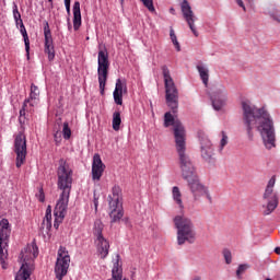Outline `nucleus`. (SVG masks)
Here are the masks:
<instances>
[{
    "instance_id": "nucleus-1",
    "label": "nucleus",
    "mask_w": 280,
    "mask_h": 280,
    "mask_svg": "<svg viewBox=\"0 0 280 280\" xmlns=\"http://www.w3.org/2000/svg\"><path fill=\"white\" fill-rule=\"evenodd\" d=\"M176 153L179 161L182 178L186 180L194 198H200L207 194V188L200 183L198 171L187 153V129L180 120H176Z\"/></svg>"
},
{
    "instance_id": "nucleus-2",
    "label": "nucleus",
    "mask_w": 280,
    "mask_h": 280,
    "mask_svg": "<svg viewBox=\"0 0 280 280\" xmlns=\"http://www.w3.org/2000/svg\"><path fill=\"white\" fill-rule=\"evenodd\" d=\"M243 124L246 126L248 137L253 138V128H257L262 137L267 150L275 148V125L270 114L264 108H257L248 101L242 102Z\"/></svg>"
},
{
    "instance_id": "nucleus-3",
    "label": "nucleus",
    "mask_w": 280,
    "mask_h": 280,
    "mask_svg": "<svg viewBox=\"0 0 280 280\" xmlns=\"http://www.w3.org/2000/svg\"><path fill=\"white\" fill-rule=\"evenodd\" d=\"M57 178L58 189H60L62 192L54 210L55 229H58L60 224H62V220H65V215H67V209L69 207V196H71V185H73V171L65 159L59 160Z\"/></svg>"
},
{
    "instance_id": "nucleus-4",
    "label": "nucleus",
    "mask_w": 280,
    "mask_h": 280,
    "mask_svg": "<svg viewBox=\"0 0 280 280\" xmlns=\"http://www.w3.org/2000/svg\"><path fill=\"white\" fill-rule=\"evenodd\" d=\"M176 205L178 214L176 215V229H177V244H194L196 242V229L194 228V221L185 215V206L183 199H180V190L176 188Z\"/></svg>"
},
{
    "instance_id": "nucleus-5",
    "label": "nucleus",
    "mask_w": 280,
    "mask_h": 280,
    "mask_svg": "<svg viewBox=\"0 0 280 280\" xmlns=\"http://www.w3.org/2000/svg\"><path fill=\"white\" fill-rule=\"evenodd\" d=\"M164 82L166 105L168 108H172V112L164 114V128H173L174 136L176 137V110H174L176 108V85L167 70H164Z\"/></svg>"
},
{
    "instance_id": "nucleus-6",
    "label": "nucleus",
    "mask_w": 280,
    "mask_h": 280,
    "mask_svg": "<svg viewBox=\"0 0 280 280\" xmlns=\"http://www.w3.org/2000/svg\"><path fill=\"white\" fill-rule=\"evenodd\" d=\"M38 257V246L36 244L27 245L20 254L21 268L15 276V280H31L34 270V259Z\"/></svg>"
},
{
    "instance_id": "nucleus-7",
    "label": "nucleus",
    "mask_w": 280,
    "mask_h": 280,
    "mask_svg": "<svg viewBox=\"0 0 280 280\" xmlns=\"http://www.w3.org/2000/svg\"><path fill=\"white\" fill-rule=\"evenodd\" d=\"M109 218L112 222H119L124 218V208L121 207V188L114 186L112 195L108 196Z\"/></svg>"
},
{
    "instance_id": "nucleus-8",
    "label": "nucleus",
    "mask_w": 280,
    "mask_h": 280,
    "mask_svg": "<svg viewBox=\"0 0 280 280\" xmlns=\"http://www.w3.org/2000/svg\"><path fill=\"white\" fill-rule=\"evenodd\" d=\"M108 69H110L108 51L106 49H101L97 56V75L101 95H104V91L106 89V81L108 80Z\"/></svg>"
},
{
    "instance_id": "nucleus-9",
    "label": "nucleus",
    "mask_w": 280,
    "mask_h": 280,
    "mask_svg": "<svg viewBox=\"0 0 280 280\" xmlns=\"http://www.w3.org/2000/svg\"><path fill=\"white\" fill-rule=\"evenodd\" d=\"M8 242H10V222L7 219L0 221V264L8 268Z\"/></svg>"
},
{
    "instance_id": "nucleus-10",
    "label": "nucleus",
    "mask_w": 280,
    "mask_h": 280,
    "mask_svg": "<svg viewBox=\"0 0 280 280\" xmlns=\"http://www.w3.org/2000/svg\"><path fill=\"white\" fill-rule=\"evenodd\" d=\"M277 183V176H272L265 189V192L262 195L264 200L267 201L266 210L264 211L265 215H270L277 207H279V195L275 192V185Z\"/></svg>"
},
{
    "instance_id": "nucleus-11",
    "label": "nucleus",
    "mask_w": 280,
    "mask_h": 280,
    "mask_svg": "<svg viewBox=\"0 0 280 280\" xmlns=\"http://www.w3.org/2000/svg\"><path fill=\"white\" fill-rule=\"evenodd\" d=\"M102 231H104V223L102 221L97 220L94 222V236H95V246L98 255L102 259H105V257L108 256V250L110 248V243H108V240L102 235Z\"/></svg>"
},
{
    "instance_id": "nucleus-12",
    "label": "nucleus",
    "mask_w": 280,
    "mask_h": 280,
    "mask_svg": "<svg viewBox=\"0 0 280 280\" xmlns=\"http://www.w3.org/2000/svg\"><path fill=\"white\" fill-rule=\"evenodd\" d=\"M71 264V256L65 247L58 249L57 261L55 266V275L58 280H62L69 270V265Z\"/></svg>"
},
{
    "instance_id": "nucleus-13",
    "label": "nucleus",
    "mask_w": 280,
    "mask_h": 280,
    "mask_svg": "<svg viewBox=\"0 0 280 280\" xmlns=\"http://www.w3.org/2000/svg\"><path fill=\"white\" fill-rule=\"evenodd\" d=\"M14 152L16 154V167H21L25 163L27 156V140L25 133L20 132L14 140Z\"/></svg>"
},
{
    "instance_id": "nucleus-14",
    "label": "nucleus",
    "mask_w": 280,
    "mask_h": 280,
    "mask_svg": "<svg viewBox=\"0 0 280 280\" xmlns=\"http://www.w3.org/2000/svg\"><path fill=\"white\" fill-rule=\"evenodd\" d=\"M179 5L183 18L186 21L190 32H192L194 36L198 38V36H200L198 30L196 28V21H198V18H196V15L194 14V11L191 10V4H189V1L183 0Z\"/></svg>"
},
{
    "instance_id": "nucleus-15",
    "label": "nucleus",
    "mask_w": 280,
    "mask_h": 280,
    "mask_svg": "<svg viewBox=\"0 0 280 280\" xmlns=\"http://www.w3.org/2000/svg\"><path fill=\"white\" fill-rule=\"evenodd\" d=\"M199 152L200 156L206 163H211L214 156L213 143L207 136L199 137Z\"/></svg>"
},
{
    "instance_id": "nucleus-16",
    "label": "nucleus",
    "mask_w": 280,
    "mask_h": 280,
    "mask_svg": "<svg viewBox=\"0 0 280 280\" xmlns=\"http://www.w3.org/2000/svg\"><path fill=\"white\" fill-rule=\"evenodd\" d=\"M40 98V90H38V86H36L35 84L31 85V93H30V97L27 100L24 101V105L23 108L20 110V124H25V110H27V104H30V106H36V104H38Z\"/></svg>"
},
{
    "instance_id": "nucleus-17",
    "label": "nucleus",
    "mask_w": 280,
    "mask_h": 280,
    "mask_svg": "<svg viewBox=\"0 0 280 280\" xmlns=\"http://www.w3.org/2000/svg\"><path fill=\"white\" fill-rule=\"evenodd\" d=\"M210 100L214 110H222L223 106H226V89L221 86L212 92Z\"/></svg>"
},
{
    "instance_id": "nucleus-18",
    "label": "nucleus",
    "mask_w": 280,
    "mask_h": 280,
    "mask_svg": "<svg viewBox=\"0 0 280 280\" xmlns=\"http://www.w3.org/2000/svg\"><path fill=\"white\" fill-rule=\"evenodd\" d=\"M45 36V48L44 51L48 56V60H54L56 58V50L54 49V38L51 37V30L49 28V23L46 22L44 26Z\"/></svg>"
},
{
    "instance_id": "nucleus-19",
    "label": "nucleus",
    "mask_w": 280,
    "mask_h": 280,
    "mask_svg": "<svg viewBox=\"0 0 280 280\" xmlns=\"http://www.w3.org/2000/svg\"><path fill=\"white\" fill-rule=\"evenodd\" d=\"M104 170H106V165L102 162L100 154L95 153L92 162V180H94V183H98V180L102 179Z\"/></svg>"
},
{
    "instance_id": "nucleus-20",
    "label": "nucleus",
    "mask_w": 280,
    "mask_h": 280,
    "mask_svg": "<svg viewBox=\"0 0 280 280\" xmlns=\"http://www.w3.org/2000/svg\"><path fill=\"white\" fill-rule=\"evenodd\" d=\"M13 19L16 25H20V32L24 39L25 51L27 56H30V37L27 36V30H25V24H23V20L21 19V13L19 12V8L14 7L13 9Z\"/></svg>"
},
{
    "instance_id": "nucleus-21",
    "label": "nucleus",
    "mask_w": 280,
    "mask_h": 280,
    "mask_svg": "<svg viewBox=\"0 0 280 280\" xmlns=\"http://www.w3.org/2000/svg\"><path fill=\"white\" fill-rule=\"evenodd\" d=\"M124 93H128L126 81H121V79H117L113 95H114V102L118 106H121V104H124Z\"/></svg>"
},
{
    "instance_id": "nucleus-22",
    "label": "nucleus",
    "mask_w": 280,
    "mask_h": 280,
    "mask_svg": "<svg viewBox=\"0 0 280 280\" xmlns=\"http://www.w3.org/2000/svg\"><path fill=\"white\" fill-rule=\"evenodd\" d=\"M82 25V13L80 12V2H74L73 4V28L75 31L80 30Z\"/></svg>"
},
{
    "instance_id": "nucleus-23",
    "label": "nucleus",
    "mask_w": 280,
    "mask_h": 280,
    "mask_svg": "<svg viewBox=\"0 0 280 280\" xmlns=\"http://www.w3.org/2000/svg\"><path fill=\"white\" fill-rule=\"evenodd\" d=\"M42 231L46 234H49V231H51V206H48L46 209V214L42 223Z\"/></svg>"
},
{
    "instance_id": "nucleus-24",
    "label": "nucleus",
    "mask_w": 280,
    "mask_h": 280,
    "mask_svg": "<svg viewBox=\"0 0 280 280\" xmlns=\"http://www.w3.org/2000/svg\"><path fill=\"white\" fill-rule=\"evenodd\" d=\"M197 71L200 75L201 81L203 82L205 86H209V68L198 65Z\"/></svg>"
},
{
    "instance_id": "nucleus-25",
    "label": "nucleus",
    "mask_w": 280,
    "mask_h": 280,
    "mask_svg": "<svg viewBox=\"0 0 280 280\" xmlns=\"http://www.w3.org/2000/svg\"><path fill=\"white\" fill-rule=\"evenodd\" d=\"M113 130L116 132L119 131L121 127V114L119 112H115L113 114V121H112Z\"/></svg>"
},
{
    "instance_id": "nucleus-26",
    "label": "nucleus",
    "mask_w": 280,
    "mask_h": 280,
    "mask_svg": "<svg viewBox=\"0 0 280 280\" xmlns=\"http://www.w3.org/2000/svg\"><path fill=\"white\" fill-rule=\"evenodd\" d=\"M221 137L222 138L219 145V152H222V150H224V147L229 144V136L226 135V132L221 131Z\"/></svg>"
},
{
    "instance_id": "nucleus-27",
    "label": "nucleus",
    "mask_w": 280,
    "mask_h": 280,
    "mask_svg": "<svg viewBox=\"0 0 280 280\" xmlns=\"http://www.w3.org/2000/svg\"><path fill=\"white\" fill-rule=\"evenodd\" d=\"M144 8H147L149 10V12H156V9H154V1L153 0H140Z\"/></svg>"
},
{
    "instance_id": "nucleus-28",
    "label": "nucleus",
    "mask_w": 280,
    "mask_h": 280,
    "mask_svg": "<svg viewBox=\"0 0 280 280\" xmlns=\"http://www.w3.org/2000/svg\"><path fill=\"white\" fill-rule=\"evenodd\" d=\"M62 135L63 139H71V128H69V122H63Z\"/></svg>"
},
{
    "instance_id": "nucleus-29",
    "label": "nucleus",
    "mask_w": 280,
    "mask_h": 280,
    "mask_svg": "<svg viewBox=\"0 0 280 280\" xmlns=\"http://www.w3.org/2000/svg\"><path fill=\"white\" fill-rule=\"evenodd\" d=\"M223 257L225 260V264H231L233 261V255L231 254L230 249H223Z\"/></svg>"
},
{
    "instance_id": "nucleus-30",
    "label": "nucleus",
    "mask_w": 280,
    "mask_h": 280,
    "mask_svg": "<svg viewBox=\"0 0 280 280\" xmlns=\"http://www.w3.org/2000/svg\"><path fill=\"white\" fill-rule=\"evenodd\" d=\"M248 270V265H240L236 270V277L240 279Z\"/></svg>"
},
{
    "instance_id": "nucleus-31",
    "label": "nucleus",
    "mask_w": 280,
    "mask_h": 280,
    "mask_svg": "<svg viewBox=\"0 0 280 280\" xmlns=\"http://www.w3.org/2000/svg\"><path fill=\"white\" fill-rule=\"evenodd\" d=\"M36 198L39 200V202H45V192L43 191V188H39L38 192L36 194Z\"/></svg>"
},
{
    "instance_id": "nucleus-32",
    "label": "nucleus",
    "mask_w": 280,
    "mask_h": 280,
    "mask_svg": "<svg viewBox=\"0 0 280 280\" xmlns=\"http://www.w3.org/2000/svg\"><path fill=\"white\" fill-rule=\"evenodd\" d=\"M65 7H66V10H67L68 14H70V12H71V0H65Z\"/></svg>"
},
{
    "instance_id": "nucleus-33",
    "label": "nucleus",
    "mask_w": 280,
    "mask_h": 280,
    "mask_svg": "<svg viewBox=\"0 0 280 280\" xmlns=\"http://www.w3.org/2000/svg\"><path fill=\"white\" fill-rule=\"evenodd\" d=\"M171 40L173 43V45H176V35L174 33V28H171Z\"/></svg>"
},
{
    "instance_id": "nucleus-34",
    "label": "nucleus",
    "mask_w": 280,
    "mask_h": 280,
    "mask_svg": "<svg viewBox=\"0 0 280 280\" xmlns=\"http://www.w3.org/2000/svg\"><path fill=\"white\" fill-rule=\"evenodd\" d=\"M237 5H240V8H242L244 10V12H246V5H244V1L242 0H236Z\"/></svg>"
},
{
    "instance_id": "nucleus-35",
    "label": "nucleus",
    "mask_w": 280,
    "mask_h": 280,
    "mask_svg": "<svg viewBox=\"0 0 280 280\" xmlns=\"http://www.w3.org/2000/svg\"><path fill=\"white\" fill-rule=\"evenodd\" d=\"M58 135H60L59 132L55 133V141L56 143H60V139L58 138Z\"/></svg>"
},
{
    "instance_id": "nucleus-36",
    "label": "nucleus",
    "mask_w": 280,
    "mask_h": 280,
    "mask_svg": "<svg viewBox=\"0 0 280 280\" xmlns=\"http://www.w3.org/2000/svg\"><path fill=\"white\" fill-rule=\"evenodd\" d=\"M173 198L176 200V186L173 187Z\"/></svg>"
},
{
    "instance_id": "nucleus-37",
    "label": "nucleus",
    "mask_w": 280,
    "mask_h": 280,
    "mask_svg": "<svg viewBox=\"0 0 280 280\" xmlns=\"http://www.w3.org/2000/svg\"><path fill=\"white\" fill-rule=\"evenodd\" d=\"M176 51H180V44L178 42H176Z\"/></svg>"
},
{
    "instance_id": "nucleus-38",
    "label": "nucleus",
    "mask_w": 280,
    "mask_h": 280,
    "mask_svg": "<svg viewBox=\"0 0 280 280\" xmlns=\"http://www.w3.org/2000/svg\"><path fill=\"white\" fill-rule=\"evenodd\" d=\"M275 253H276V255H280V247H276Z\"/></svg>"
},
{
    "instance_id": "nucleus-39",
    "label": "nucleus",
    "mask_w": 280,
    "mask_h": 280,
    "mask_svg": "<svg viewBox=\"0 0 280 280\" xmlns=\"http://www.w3.org/2000/svg\"><path fill=\"white\" fill-rule=\"evenodd\" d=\"M94 207L97 209V199L94 200Z\"/></svg>"
},
{
    "instance_id": "nucleus-40",
    "label": "nucleus",
    "mask_w": 280,
    "mask_h": 280,
    "mask_svg": "<svg viewBox=\"0 0 280 280\" xmlns=\"http://www.w3.org/2000/svg\"><path fill=\"white\" fill-rule=\"evenodd\" d=\"M194 280H201V279H200V277H196V278H194Z\"/></svg>"
},
{
    "instance_id": "nucleus-41",
    "label": "nucleus",
    "mask_w": 280,
    "mask_h": 280,
    "mask_svg": "<svg viewBox=\"0 0 280 280\" xmlns=\"http://www.w3.org/2000/svg\"><path fill=\"white\" fill-rule=\"evenodd\" d=\"M171 12H172V14H174V8H171Z\"/></svg>"
},
{
    "instance_id": "nucleus-42",
    "label": "nucleus",
    "mask_w": 280,
    "mask_h": 280,
    "mask_svg": "<svg viewBox=\"0 0 280 280\" xmlns=\"http://www.w3.org/2000/svg\"><path fill=\"white\" fill-rule=\"evenodd\" d=\"M120 3H124V0H120Z\"/></svg>"
},
{
    "instance_id": "nucleus-43",
    "label": "nucleus",
    "mask_w": 280,
    "mask_h": 280,
    "mask_svg": "<svg viewBox=\"0 0 280 280\" xmlns=\"http://www.w3.org/2000/svg\"><path fill=\"white\" fill-rule=\"evenodd\" d=\"M48 1H49V3H51L52 0H48Z\"/></svg>"
}]
</instances>
